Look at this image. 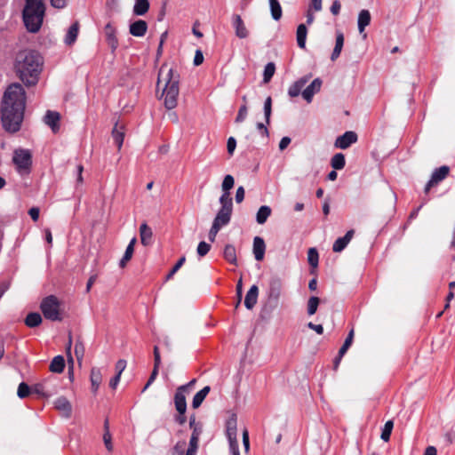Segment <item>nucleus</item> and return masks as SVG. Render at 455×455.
Listing matches in <instances>:
<instances>
[{"label":"nucleus","instance_id":"nucleus-1","mask_svg":"<svg viewBox=\"0 0 455 455\" xmlns=\"http://www.w3.org/2000/svg\"><path fill=\"white\" fill-rule=\"evenodd\" d=\"M26 94L21 84L13 83L5 90L1 101V122L8 132L20 131L24 118Z\"/></svg>","mask_w":455,"mask_h":455},{"label":"nucleus","instance_id":"nucleus-2","mask_svg":"<svg viewBox=\"0 0 455 455\" xmlns=\"http://www.w3.org/2000/svg\"><path fill=\"white\" fill-rule=\"evenodd\" d=\"M42 65V58L37 52L22 51L16 56L14 70L25 85L33 86L38 82Z\"/></svg>","mask_w":455,"mask_h":455},{"label":"nucleus","instance_id":"nucleus-3","mask_svg":"<svg viewBox=\"0 0 455 455\" xmlns=\"http://www.w3.org/2000/svg\"><path fill=\"white\" fill-rule=\"evenodd\" d=\"M164 84L162 96L164 107L168 110L176 108L180 93V75L172 68L162 66L158 72L157 86Z\"/></svg>","mask_w":455,"mask_h":455},{"label":"nucleus","instance_id":"nucleus-4","mask_svg":"<svg viewBox=\"0 0 455 455\" xmlns=\"http://www.w3.org/2000/svg\"><path fill=\"white\" fill-rule=\"evenodd\" d=\"M44 14L45 4L44 0H25L22 20L28 32L37 33L40 30Z\"/></svg>","mask_w":455,"mask_h":455},{"label":"nucleus","instance_id":"nucleus-5","mask_svg":"<svg viewBox=\"0 0 455 455\" xmlns=\"http://www.w3.org/2000/svg\"><path fill=\"white\" fill-rule=\"evenodd\" d=\"M44 316L51 321H61V302L54 295L45 297L40 305Z\"/></svg>","mask_w":455,"mask_h":455},{"label":"nucleus","instance_id":"nucleus-6","mask_svg":"<svg viewBox=\"0 0 455 455\" xmlns=\"http://www.w3.org/2000/svg\"><path fill=\"white\" fill-rule=\"evenodd\" d=\"M12 162L16 171L21 176L27 175L31 172L32 156L29 150L18 148L13 152Z\"/></svg>","mask_w":455,"mask_h":455},{"label":"nucleus","instance_id":"nucleus-7","mask_svg":"<svg viewBox=\"0 0 455 455\" xmlns=\"http://www.w3.org/2000/svg\"><path fill=\"white\" fill-rule=\"evenodd\" d=\"M221 208L218 212L212 228H221L228 224L232 213V200L220 201Z\"/></svg>","mask_w":455,"mask_h":455},{"label":"nucleus","instance_id":"nucleus-8","mask_svg":"<svg viewBox=\"0 0 455 455\" xmlns=\"http://www.w3.org/2000/svg\"><path fill=\"white\" fill-rule=\"evenodd\" d=\"M449 167L445 165L435 169L431 175V179L425 187V193H428L432 187L437 185L440 181L444 180L449 174Z\"/></svg>","mask_w":455,"mask_h":455},{"label":"nucleus","instance_id":"nucleus-9","mask_svg":"<svg viewBox=\"0 0 455 455\" xmlns=\"http://www.w3.org/2000/svg\"><path fill=\"white\" fill-rule=\"evenodd\" d=\"M188 389V385H183L177 388L175 396H174V403L175 408L180 414H185L187 410V402L185 393Z\"/></svg>","mask_w":455,"mask_h":455},{"label":"nucleus","instance_id":"nucleus-10","mask_svg":"<svg viewBox=\"0 0 455 455\" xmlns=\"http://www.w3.org/2000/svg\"><path fill=\"white\" fill-rule=\"evenodd\" d=\"M356 141L357 134L355 132L348 131L336 139L334 146L341 149H346Z\"/></svg>","mask_w":455,"mask_h":455},{"label":"nucleus","instance_id":"nucleus-11","mask_svg":"<svg viewBox=\"0 0 455 455\" xmlns=\"http://www.w3.org/2000/svg\"><path fill=\"white\" fill-rule=\"evenodd\" d=\"M232 25L235 29V34L239 39H245L249 36V30L239 14H234L232 16Z\"/></svg>","mask_w":455,"mask_h":455},{"label":"nucleus","instance_id":"nucleus-12","mask_svg":"<svg viewBox=\"0 0 455 455\" xmlns=\"http://www.w3.org/2000/svg\"><path fill=\"white\" fill-rule=\"evenodd\" d=\"M50 384V380H44L43 382L34 385L31 392L42 397H50L57 391L55 388H51Z\"/></svg>","mask_w":455,"mask_h":455},{"label":"nucleus","instance_id":"nucleus-13","mask_svg":"<svg viewBox=\"0 0 455 455\" xmlns=\"http://www.w3.org/2000/svg\"><path fill=\"white\" fill-rule=\"evenodd\" d=\"M321 86L322 80L320 78L314 79L313 82L302 91V97L307 100V102H311L313 96L320 91Z\"/></svg>","mask_w":455,"mask_h":455},{"label":"nucleus","instance_id":"nucleus-14","mask_svg":"<svg viewBox=\"0 0 455 455\" xmlns=\"http://www.w3.org/2000/svg\"><path fill=\"white\" fill-rule=\"evenodd\" d=\"M54 407L65 418H69L72 412V406L69 401L64 397L60 396L54 401Z\"/></svg>","mask_w":455,"mask_h":455},{"label":"nucleus","instance_id":"nucleus-15","mask_svg":"<svg viewBox=\"0 0 455 455\" xmlns=\"http://www.w3.org/2000/svg\"><path fill=\"white\" fill-rule=\"evenodd\" d=\"M311 75L304 76L294 82L288 90V94L290 97L294 98L299 95L302 92L303 87L309 81Z\"/></svg>","mask_w":455,"mask_h":455},{"label":"nucleus","instance_id":"nucleus-16","mask_svg":"<svg viewBox=\"0 0 455 455\" xmlns=\"http://www.w3.org/2000/svg\"><path fill=\"white\" fill-rule=\"evenodd\" d=\"M104 33L106 40L108 45L110 46L112 52L116 51V49L118 47V40L116 36V28L111 25V23H108L104 28Z\"/></svg>","mask_w":455,"mask_h":455},{"label":"nucleus","instance_id":"nucleus-17","mask_svg":"<svg viewBox=\"0 0 455 455\" xmlns=\"http://www.w3.org/2000/svg\"><path fill=\"white\" fill-rule=\"evenodd\" d=\"M282 282L279 278L274 277L269 282L268 298L270 300L277 301L281 295Z\"/></svg>","mask_w":455,"mask_h":455},{"label":"nucleus","instance_id":"nucleus-18","mask_svg":"<svg viewBox=\"0 0 455 455\" xmlns=\"http://www.w3.org/2000/svg\"><path fill=\"white\" fill-rule=\"evenodd\" d=\"M60 115L56 111L48 110L44 116V123L56 133L60 130Z\"/></svg>","mask_w":455,"mask_h":455},{"label":"nucleus","instance_id":"nucleus-19","mask_svg":"<svg viewBox=\"0 0 455 455\" xmlns=\"http://www.w3.org/2000/svg\"><path fill=\"white\" fill-rule=\"evenodd\" d=\"M354 229H349L343 237H339L333 243V251H342L347 247L351 239L354 237Z\"/></svg>","mask_w":455,"mask_h":455},{"label":"nucleus","instance_id":"nucleus-20","mask_svg":"<svg viewBox=\"0 0 455 455\" xmlns=\"http://www.w3.org/2000/svg\"><path fill=\"white\" fill-rule=\"evenodd\" d=\"M235 184V179L232 175L228 174L224 177L221 188L223 191V194L220 197V201H226V200H232L230 197V189L234 187Z\"/></svg>","mask_w":455,"mask_h":455},{"label":"nucleus","instance_id":"nucleus-21","mask_svg":"<svg viewBox=\"0 0 455 455\" xmlns=\"http://www.w3.org/2000/svg\"><path fill=\"white\" fill-rule=\"evenodd\" d=\"M148 30V24L143 20H138L132 22L129 27L130 34L133 36H143Z\"/></svg>","mask_w":455,"mask_h":455},{"label":"nucleus","instance_id":"nucleus-22","mask_svg":"<svg viewBox=\"0 0 455 455\" xmlns=\"http://www.w3.org/2000/svg\"><path fill=\"white\" fill-rule=\"evenodd\" d=\"M252 250L256 260L260 261L264 259L266 245L264 240L261 237H254Z\"/></svg>","mask_w":455,"mask_h":455},{"label":"nucleus","instance_id":"nucleus-23","mask_svg":"<svg viewBox=\"0 0 455 455\" xmlns=\"http://www.w3.org/2000/svg\"><path fill=\"white\" fill-rule=\"evenodd\" d=\"M258 295H259V288L257 285H252L250 290L247 291L245 299H244V306L248 309H251L257 303L258 300Z\"/></svg>","mask_w":455,"mask_h":455},{"label":"nucleus","instance_id":"nucleus-24","mask_svg":"<svg viewBox=\"0 0 455 455\" xmlns=\"http://www.w3.org/2000/svg\"><path fill=\"white\" fill-rule=\"evenodd\" d=\"M79 32V23L78 21L74 22L68 28L67 35L65 36L64 42L67 45H72L78 36Z\"/></svg>","mask_w":455,"mask_h":455},{"label":"nucleus","instance_id":"nucleus-25","mask_svg":"<svg viewBox=\"0 0 455 455\" xmlns=\"http://www.w3.org/2000/svg\"><path fill=\"white\" fill-rule=\"evenodd\" d=\"M371 19V13L368 10H362L359 12L357 25L360 34H362L364 31L365 28L370 24Z\"/></svg>","mask_w":455,"mask_h":455},{"label":"nucleus","instance_id":"nucleus-26","mask_svg":"<svg viewBox=\"0 0 455 455\" xmlns=\"http://www.w3.org/2000/svg\"><path fill=\"white\" fill-rule=\"evenodd\" d=\"M136 242H137L136 237H133L130 241L128 246L126 247L124 254L119 262L120 267L124 268L126 266V264L128 263V261H130V259H132L133 251H134V245H135Z\"/></svg>","mask_w":455,"mask_h":455},{"label":"nucleus","instance_id":"nucleus-27","mask_svg":"<svg viewBox=\"0 0 455 455\" xmlns=\"http://www.w3.org/2000/svg\"><path fill=\"white\" fill-rule=\"evenodd\" d=\"M211 388L209 386L204 387L203 389L198 391L193 397L192 407L197 409L200 407L206 395L209 394Z\"/></svg>","mask_w":455,"mask_h":455},{"label":"nucleus","instance_id":"nucleus-28","mask_svg":"<svg viewBox=\"0 0 455 455\" xmlns=\"http://www.w3.org/2000/svg\"><path fill=\"white\" fill-rule=\"evenodd\" d=\"M148 0H136L133 6V13L138 16L146 14L149 10Z\"/></svg>","mask_w":455,"mask_h":455},{"label":"nucleus","instance_id":"nucleus-29","mask_svg":"<svg viewBox=\"0 0 455 455\" xmlns=\"http://www.w3.org/2000/svg\"><path fill=\"white\" fill-rule=\"evenodd\" d=\"M65 368V360L62 355L55 356L50 363V371L55 373H61Z\"/></svg>","mask_w":455,"mask_h":455},{"label":"nucleus","instance_id":"nucleus-30","mask_svg":"<svg viewBox=\"0 0 455 455\" xmlns=\"http://www.w3.org/2000/svg\"><path fill=\"white\" fill-rule=\"evenodd\" d=\"M272 210L267 205H262L256 214V221L259 225H263L271 215Z\"/></svg>","mask_w":455,"mask_h":455},{"label":"nucleus","instance_id":"nucleus-31","mask_svg":"<svg viewBox=\"0 0 455 455\" xmlns=\"http://www.w3.org/2000/svg\"><path fill=\"white\" fill-rule=\"evenodd\" d=\"M112 137L117 146L118 150H120L124 140V128L122 126L118 128V124H116L112 130Z\"/></svg>","mask_w":455,"mask_h":455},{"label":"nucleus","instance_id":"nucleus-32","mask_svg":"<svg viewBox=\"0 0 455 455\" xmlns=\"http://www.w3.org/2000/svg\"><path fill=\"white\" fill-rule=\"evenodd\" d=\"M343 44H344V36H343L342 32H337L335 46H334L333 52L331 56V60H335L336 59L339 58V56L342 51Z\"/></svg>","mask_w":455,"mask_h":455},{"label":"nucleus","instance_id":"nucleus-33","mask_svg":"<svg viewBox=\"0 0 455 455\" xmlns=\"http://www.w3.org/2000/svg\"><path fill=\"white\" fill-rule=\"evenodd\" d=\"M224 258L230 264L237 265L236 251L234 245L227 244L224 249Z\"/></svg>","mask_w":455,"mask_h":455},{"label":"nucleus","instance_id":"nucleus-34","mask_svg":"<svg viewBox=\"0 0 455 455\" xmlns=\"http://www.w3.org/2000/svg\"><path fill=\"white\" fill-rule=\"evenodd\" d=\"M91 382L92 387V391L96 392L102 381L101 371L99 368H92L91 371Z\"/></svg>","mask_w":455,"mask_h":455},{"label":"nucleus","instance_id":"nucleus-35","mask_svg":"<svg viewBox=\"0 0 455 455\" xmlns=\"http://www.w3.org/2000/svg\"><path fill=\"white\" fill-rule=\"evenodd\" d=\"M42 323V316L39 313H29L25 318V324L29 328H35Z\"/></svg>","mask_w":455,"mask_h":455},{"label":"nucleus","instance_id":"nucleus-36","mask_svg":"<svg viewBox=\"0 0 455 455\" xmlns=\"http://www.w3.org/2000/svg\"><path fill=\"white\" fill-rule=\"evenodd\" d=\"M307 29L305 24H300L297 28V43L299 48L304 49L306 46Z\"/></svg>","mask_w":455,"mask_h":455},{"label":"nucleus","instance_id":"nucleus-37","mask_svg":"<svg viewBox=\"0 0 455 455\" xmlns=\"http://www.w3.org/2000/svg\"><path fill=\"white\" fill-rule=\"evenodd\" d=\"M271 16L275 20H279L282 17V7L278 0H269Z\"/></svg>","mask_w":455,"mask_h":455},{"label":"nucleus","instance_id":"nucleus-38","mask_svg":"<svg viewBox=\"0 0 455 455\" xmlns=\"http://www.w3.org/2000/svg\"><path fill=\"white\" fill-rule=\"evenodd\" d=\"M345 164V156L341 153L335 154L331 160V165L334 170H341Z\"/></svg>","mask_w":455,"mask_h":455},{"label":"nucleus","instance_id":"nucleus-39","mask_svg":"<svg viewBox=\"0 0 455 455\" xmlns=\"http://www.w3.org/2000/svg\"><path fill=\"white\" fill-rule=\"evenodd\" d=\"M275 63L274 62H268L265 66V68H264L263 82L265 84H267L271 80L273 76L275 75Z\"/></svg>","mask_w":455,"mask_h":455},{"label":"nucleus","instance_id":"nucleus-40","mask_svg":"<svg viewBox=\"0 0 455 455\" xmlns=\"http://www.w3.org/2000/svg\"><path fill=\"white\" fill-rule=\"evenodd\" d=\"M84 353L85 347L84 343L81 340H77L75 345V355L79 364L82 363Z\"/></svg>","mask_w":455,"mask_h":455},{"label":"nucleus","instance_id":"nucleus-41","mask_svg":"<svg viewBox=\"0 0 455 455\" xmlns=\"http://www.w3.org/2000/svg\"><path fill=\"white\" fill-rule=\"evenodd\" d=\"M353 339H354V330H351L349 331L347 337L346 338L343 345L341 346V347L339 350V356H343L347 353V349L349 348V347L351 346V344L353 342Z\"/></svg>","mask_w":455,"mask_h":455},{"label":"nucleus","instance_id":"nucleus-42","mask_svg":"<svg viewBox=\"0 0 455 455\" xmlns=\"http://www.w3.org/2000/svg\"><path fill=\"white\" fill-rule=\"evenodd\" d=\"M319 255L315 248H310L307 251V261L312 267L318 266Z\"/></svg>","mask_w":455,"mask_h":455},{"label":"nucleus","instance_id":"nucleus-43","mask_svg":"<svg viewBox=\"0 0 455 455\" xmlns=\"http://www.w3.org/2000/svg\"><path fill=\"white\" fill-rule=\"evenodd\" d=\"M393 427H394V423L392 420H388L385 423L384 428L382 429V433L380 435L381 439L384 442L389 441Z\"/></svg>","mask_w":455,"mask_h":455},{"label":"nucleus","instance_id":"nucleus-44","mask_svg":"<svg viewBox=\"0 0 455 455\" xmlns=\"http://www.w3.org/2000/svg\"><path fill=\"white\" fill-rule=\"evenodd\" d=\"M320 299L318 297H310L307 301V314L309 315H313L315 314L318 305H319Z\"/></svg>","mask_w":455,"mask_h":455},{"label":"nucleus","instance_id":"nucleus-45","mask_svg":"<svg viewBox=\"0 0 455 455\" xmlns=\"http://www.w3.org/2000/svg\"><path fill=\"white\" fill-rule=\"evenodd\" d=\"M272 113V99L268 96L264 102V116L266 119V124H270V116Z\"/></svg>","mask_w":455,"mask_h":455},{"label":"nucleus","instance_id":"nucleus-46","mask_svg":"<svg viewBox=\"0 0 455 455\" xmlns=\"http://www.w3.org/2000/svg\"><path fill=\"white\" fill-rule=\"evenodd\" d=\"M31 390L32 387L30 388L27 383L21 382L18 387L17 395L21 399L26 398L31 393Z\"/></svg>","mask_w":455,"mask_h":455},{"label":"nucleus","instance_id":"nucleus-47","mask_svg":"<svg viewBox=\"0 0 455 455\" xmlns=\"http://www.w3.org/2000/svg\"><path fill=\"white\" fill-rule=\"evenodd\" d=\"M152 229H140V239L144 245H149L152 243Z\"/></svg>","mask_w":455,"mask_h":455},{"label":"nucleus","instance_id":"nucleus-48","mask_svg":"<svg viewBox=\"0 0 455 455\" xmlns=\"http://www.w3.org/2000/svg\"><path fill=\"white\" fill-rule=\"evenodd\" d=\"M226 435L229 443V445L238 444L237 442V427L235 428L226 429Z\"/></svg>","mask_w":455,"mask_h":455},{"label":"nucleus","instance_id":"nucleus-49","mask_svg":"<svg viewBox=\"0 0 455 455\" xmlns=\"http://www.w3.org/2000/svg\"><path fill=\"white\" fill-rule=\"evenodd\" d=\"M108 421L105 422V428H106V432L104 433L103 435V441H104V444L107 448V450L108 451H111L113 450V444H112V438H111V435L108 429Z\"/></svg>","mask_w":455,"mask_h":455},{"label":"nucleus","instance_id":"nucleus-50","mask_svg":"<svg viewBox=\"0 0 455 455\" xmlns=\"http://www.w3.org/2000/svg\"><path fill=\"white\" fill-rule=\"evenodd\" d=\"M210 249H211V244L207 243L206 242L202 241L199 243L196 251L200 257H204L209 252Z\"/></svg>","mask_w":455,"mask_h":455},{"label":"nucleus","instance_id":"nucleus-51","mask_svg":"<svg viewBox=\"0 0 455 455\" xmlns=\"http://www.w3.org/2000/svg\"><path fill=\"white\" fill-rule=\"evenodd\" d=\"M247 112H248V108H247V105L245 104H243L239 110H238V114L235 117V122L236 123H242L244 121V119L246 118L247 116Z\"/></svg>","mask_w":455,"mask_h":455},{"label":"nucleus","instance_id":"nucleus-52","mask_svg":"<svg viewBox=\"0 0 455 455\" xmlns=\"http://www.w3.org/2000/svg\"><path fill=\"white\" fill-rule=\"evenodd\" d=\"M186 261V258L183 256L181 257L178 261L177 263L174 265V267L172 268V270L170 271V273L167 275L166 276V279L169 280L171 279L174 274L183 266V264L185 263Z\"/></svg>","mask_w":455,"mask_h":455},{"label":"nucleus","instance_id":"nucleus-53","mask_svg":"<svg viewBox=\"0 0 455 455\" xmlns=\"http://www.w3.org/2000/svg\"><path fill=\"white\" fill-rule=\"evenodd\" d=\"M198 442L199 441L196 440L195 437L190 438L189 446H188L186 455H196V451L198 449Z\"/></svg>","mask_w":455,"mask_h":455},{"label":"nucleus","instance_id":"nucleus-54","mask_svg":"<svg viewBox=\"0 0 455 455\" xmlns=\"http://www.w3.org/2000/svg\"><path fill=\"white\" fill-rule=\"evenodd\" d=\"M158 370H159V367H156V365H154V368L150 374V377L142 391H145L155 381L156 376L158 375Z\"/></svg>","mask_w":455,"mask_h":455},{"label":"nucleus","instance_id":"nucleus-55","mask_svg":"<svg viewBox=\"0 0 455 455\" xmlns=\"http://www.w3.org/2000/svg\"><path fill=\"white\" fill-rule=\"evenodd\" d=\"M243 445L245 453H248L250 451V439H249V433H248L247 429H244L243 431Z\"/></svg>","mask_w":455,"mask_h":455},{"label":"nucleus","instance_id":"nucleus-56","mask_svg":"<svg viewBox=\"0 0 455 455\" xmlns=\"http://www.w3.org/2000/svg\"><path fill=\"white\" fill-rule=\"evenodd\" d=\"M235 147H236V141H235V138H233V137L228 138V142H227V149H228V153L230 156L233 155V153L235 149Z\"/></svg>","mask_w":455,"mask_h":455},{"label":"nucleus","instance_id":"nucleus-57","mask_svg":"<svg viewBox=\"0 0 455 455\" xmlns=\"http://www.w3.org/2000/svg\"><path fill=\"white\" fill-rule=\"evenodd\" d=\"M126 368V361L124 359H120L116 363V374H119L121 376L122 372Z\"/></svg>","mask_w":455,"mask_h":455},{"label":"nucleus","instance_id":"nucleus-58","mask_svg":"<svg viewBox=\"0 0 455 455\" xmlns=\"http://www.w3.org/2000/svg\"><path fill=\"white\" fill-rule=\"evenodd\" d=\"M204 62V54L201 50H196L194 57V65L199 66Z\"/></svg>","mask_w":455,"mask_h":455},{"label":"nucleus","instance_id":"nucleus-59","mask_svg":"<svg viewBox=\"0 0 455 455\" xmlns=\"http://www.w3.org/2000/svg\"><path fill=\"white\" fill-rule=\"evenodd\" d=\"M244 194H245V191H244V188L243 187H239L237 189H236V193H235V202L237 204H241L243 199H244Z\"/></svg>","mask_w":455,"mask_h":455},{"label":"nucleus","instance_id":"nucleus-60","mask_svg":"<svg viewBox=\"0 0 455 455\" xmlns=\"http://www.w3.org/2000/svg\"><path fill=\"white\" fill-rule=\"evenodd\" d=\"M237 427L236 416L232 414L226 422V429L235 428Z\"/></svg>","mask_w":455,"mask_h":455},{"label":"nucleus","instance_id":"nucleus-61","mask_svg":"<svg viewBox=\"0 0 455 455\" xmlns=\"http://www.w3.org/2000/svg\"><path fill=\"white\" fill-rule=\"evenodd\" d=\"M161 364V355L159 352V348L157 346L154 347V365L156 367H160Z\"/></svg>","mask_w":455,"mask_h":455},{"label":"nucleus","instance_id":"nucleus-62","mask_svg":"<svg viewBox=\"0 0 455 455\" xmlns=\"http://www.w3.org/2000/svg\"><path fill=\"white\" fill-rule=\"evenodd\" d=\"M307 327L311 330H314L317 334H323V327L322 324H315L313 323H308Z\"/></svg>","mask_w":455,"mask_h":455},{"label":"nucleus","instance_id":"nucleus-63","mask_svg":"<svg viewBox=\"0 0 455 455\" xmlns=\"http://www.w3.org/2000/svg\"><path fill=\"white\" fill-rule=\"evenodd\" d=\"M308 9L319 12L322 10V0H311V4Z\"/></svg>","mask_w":455,"mask_h":455},{"label":"nucleus","instance_id":"nucleus-64","mask_svg":"<svg viewBox=\"0 0 455 455\" xmlns=\"http://www.w3.org/2000/svg\"><path fill=\"white\" fill-rule=\"evenodd\" d=\"M340 8H341V4H340L339 1L335 0L332 3V5L331 6V12L336 16L339 13Z\"/></svg>","mask_w":455,"mask_h":455}]
</instances>
